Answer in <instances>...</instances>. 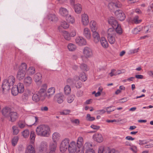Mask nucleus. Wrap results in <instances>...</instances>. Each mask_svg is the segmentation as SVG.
Returning <instances> with one entry per match:
<instances>
[{
  "label": "nucleus",
  "mask_w": 153,
  "mask_h": 153,
  "mask_svg": "<svg viewBox=\"0 0 153 153\" xmlns=\"http://www.w3.org/2000/svg\"><path fill=\"white\" fill-rule=\"evenodd\" d=\"M36 131L38 135L45 137H48L51 133L50 128L46 125H42L38 126Z\"/></svg>",
  "instance_id": "1"
},
{
  "label": "nucleus",
  "mask_w": 153,
  "mask_h": 153,
  "mask_svg": "<svg viewBox=\"0 0 153 153\" xmlns=\"http://www.w3.org/2000/svg\"><path fill=\"white\" fill-rule=\"evenodd\" d=\"M45 85H42L39 91L35 93L32 97V100L34 101L37 102L40 99L43 100L45 98L46 94L45 93L46 89Z\"/></svg>",
  "instance_id": "2"
},
{
  "label": "nucleus",
  "mask_w": 153,
  "mask_h": 153,
  "mask_svg": "<svg viewBox=\"0 0 153 153\" xmlns=\"http://www.w3.org/2000/svg\"><path fill=\"white\" fill-rule=\"evenodd\" d=\"M116 31L113 28H109L107 31V38L109 43L113 44L115 41Z\"/></svg>",
  "instance_id": "3"
},
{
  "label": "nucleus",
  "mask_w": 153,
  "mask_h": 153,
  "mask_svg": "<svg viewBox=\"0 0 153 153\" xmlns=\"http://www.w3.org/2000/svg\"><path fill=\"white\" fill-rule=\"evenodd\" d=\"M69 140L66 138L63 140L60 145V149L61 152H64L68 149L69 145Z\"/></svg>",
  "instance_id": "4"
},
{
  "label": "nucleus",
  "mask_w": 153,
  "mask_h": 153,
  "mask_svg": "<svg viewBox=\"0 0 153 153\" xmlns=\"http://www.w3.org/2000/svg\"><path fill=\"white\" fill-rule=\"evenodd\" d=\"M114 13L117 19L120 21H123L125 20L126 16L122 10H117L115 11Z\"/></svg>",
  "instance_id": "5"
},
{
  "label": "nucleus",
  "mask_w": 153,
  "mask_h": 153,
  "mask_svg": "<svg viewBox=\"0 0 153 153\" xmlns=\"http://www.w3.org/2000/svg\"><path fill=\"white\" fill-rule=\"evenodd\" d=\"M121 7V5L120 2H114L113 1L110 2L108 5V8L111 10H113L117 8H119Z\"/></svg>",
  "instance_id": "6"
},
{
  "label": "nucleus",
  "mask_w": 153,
  "mask_h": 153,
  "mask_svg": "<svg viewBox=\"0 0 153 153\" xmlns=\"http://www.w3.org/2000/svg\"><path fill=\"white\" fill-rule=\"evenodd\" d=\"M18 117V114L16 112L11 111L8 116V117H10L9 120L12 122H14L17 119Z\"/></svg>",
  "instance_id": "7"
},
{
  "label": "nucleus",
  "mask_w": 153,
  "mask_h": 153,
  "mask_svg": "<svg viewBox=\"0 0 153 153\" xmlns=\"http://www.w3.org/2000/svg\"><path fill=\"white\" fill-rule=\"evenodd\" d=\"M68 149L69 153H74L76 151V147L75 142H71L70 143Z\"/></svg>",
  "instance_id": "8"
},
{
  "label": "nucleus",
  "mask_w": 153,
  "mask_h": 153,
  "mask_svg": "<svg viewBox=\"0 0 153 153\" xmlns=\"http://www.w3.org/2000/svg\"><path fill=\"white\" fill-rule=\"evenodd\" d=\"M43 85H45L46 86V89H45V93L46 94L45 96V97H47L48 98H50L51 96L53 95L55 92V88L53 87H51L49 88L48 90L47 93L46 92L47 89V85L46 84H44Z\"/></svg>",
  "instance_id": "9"
},
{
  "label": "nucleus",
  "mask_w": 153,
  "mask_h": 153,
  "mask_svg": "<svg viewBox=\"0 0 153 153\" xmlns=\"http://www.w3.org/2000/svg\"><path fill=\"white\" fill-rule=\"evenodd\" d=\"M81 18V21L83 25L84 26L88 25L89 22L88 15L87 14L84 13L82 14Z\"/></svg>",
  "instance_id": "10"
},
{
  "label": "nucleus",
  "mask_w": 153,
  "mask_h": 153,
  "mask_svg": "<svg viewBox=\"0 0 153 153\" xmlns=\"http://www.w3.org/2000/svg\"><path fill=\"white\" fill-rule=\"evenodd\" d=\"M108 23L112 27V28L115 30V28L118 25V24L117 21L115 19V18L113 17H110L108 19Z\"/></svg>",
  "instance_id": "11"
},
{
  "label": "nucleus",
  "mask_w": 153,
  "mask_h": 153,
  "mask_svg": "<svg viewBox=\"0 0 153 153\" xmlns=\"http://www.w3.org/2000/svg\"><path fill=\"white\" fill-rule=\"evenodd\" d=\"M93 138L94 140L98 143H101L103 140V137L102 135L99 133H96L93 136Z\"/></svg>",
  "instance_id": "12"
},
{
  "label": "nucleus",
  "mask_w": 153,
  "mask_h": 153,
  "mask_svg": "<svg viewBox=\"0 0 153 153\" xmlns=\"http://www.w3.org/2000/svg\"><path fill=\"white\" fill-rule=\"evenodd\" d=\"M55 97L56 100V101L59 104L62 103L65 99L64 95L61 93L56 94Z\"/></svg>",
  "instance_id": "13"
},
{
  "label": "nucleus",
  "mask_w": 153,
  "mask_h": 153,
  "mask_svg": "<svg viewBox=\"0 0 153 153\" xmlns=\"http://www.w3.org/2000/svg\"><path fill=\"white\" fill-rule=\"evenodd\" d=\"M75 41L76 43L80 45H85L86 44L85 39L81 36L76 37Z\"/></svg>",
  "instance_id": "14"
},
{
  "label": "nucleus",
  "mask_w": 153,
  "mask_h": 153,
  "mask_svg": "<svg viewBox=\"0 0 153 153\" xmlns=\"http://www.w3.org/2000/svg\"><path fill=\"white\" fill-rule=\"evenodd\" d=\"M11 86L9 83H7L4 80L2 85V88L3 92H8L10 89V87Z\"/></svg>",
  "instance_id": "15"
},
{
  "label": "nucleus",
  "mask_w": 153,
  "mask_h": 153,
  "mask_svg": "<svg viewBox=\"0 0 153 153\" xmlns=\"http://www.w3.org/2000/svg\"><path fill=\"white\" fill-rule=\"evenodd\" d=\"M48 148V145L47 142L43 141L40 144V146L39 148V151L41 152L46 151Z\"/></svg>",
  "instance_id": "16"
},
{
  "label": "nucleus",
  "mask_w": 153,
  "mask_h": 153,
  "mask_svg": "<svg viewBox=\"0 0 153 153\" xmlns=\"http://www.w3.org/2000/svg\"><path fill=\"white\" fill-rule=\"evenodd\" d=\"M84 36L88 39H90L91 37V33L90 30L87 27L85 28L83 30Z\"/></svg>",
  "instance_id": "17"
},
{
  "label": "nucleus",
  "mask_w": 153,
  "mask_h": 153,
  "mask_svg": "<svg viewBox=\"0 0 153 153\" xmlns=\"http://www.w3.org/2000/svg\"><path fill=\"white\" fill-rule=\"evenodd\" d=\"M93 32L92 36L95 42L97 43L100 40V36L98 33L96 31H92Z\"/></svg>",
  "instance_id": "18"
},
{
  "label": "nucleus",
  "mask_w": 153,
  "mask_h": 153,
  "mask_svg": "<svg viewBox=\"0 0 153 153\" xmlns=\"http://www.w3.org/2000/svg\"><path fill=\"white\" fill-rule=\"evenodd\" d=\"M4 80L7 83H9L11 86H13L14 85L15 82V77L12 75L10 76L7 79Z\"/></svg>",
  "instance_id": "19"
},
{
  "label": "nucleus",
  "mask_w": 153,
  "mask_h": 153,
  "mask_svg": "<svg viewBox=\"0 0 153 153\" xmlns=\"http://www.w3.org/2000/svg\"><path fill=\"white\" fill-rule=\"evenodd\" d=\"M26 72L19 70L17 75V78L19 80L23 79L25 76Z\"/></svg>",
  "instance_id": "20"
},
{
  "label": "nucleus",
  "mask_w": 153,
  "mask_h": 153,
  "mask_svg": "<svg viewBox=\"0 0 153 153\" xmlns=\"http://www.w3.org/2000/svg\"><path fill=\"white\" fill-rule=\"evenodd\" d=\"M32 82V79L30 76L25 77L24 79V83L25 85L27 86H30Z\"/></svg>",
  "instance_id": "21"
},
{
  "label": "nucleus",
  "mask_w": 153,
  "mask_h": 153,
  "mask_svg": "<svg viewBox=\"0 0 153 153\" xmlns=\"http://www.w3.org/2000/svg\"><path fill=\"white\" fill-rule=\"evenodd\" d=\"M90 26L92 31H96L98 27L97 25L96 22L92 20L90 22Z\"/></svg>",
  "instance_id": "22"
},
{
  "label": "nucleus",
  "mask_w": 153,
  "mask_h": 153,
  "mask_svg": "<svg viewBox=\"0 0 153 153\" xmlns=\"http://www.w3.org/2000/svg\"><path fill=\"white\" fill-rule=\"evenodd\" d=\"M109 148L103 146H100L98 148V153H108Z\"/></svg>",
  "instance_id": "23"
},
{
  "label": "nucleus",
  "mask_w": 153,
  "mask_h": 153,
  "mask_svg": "<svg viewBox=\"0 0 153 153\" xmlns=\"http://www.w3.org/2000/svg\"><path fill=\"white\" fill-rule=\"evenodd\" d=\"M74 9L75 12L77 14L80 13L82 10V8L81 5L80 4H76L74 5Z\"/></svg>",
  "instance_id": "24"
},
{
  "label": "nucleus",
  "mask_w": 153,
  "mask_h": 153,
  "mask_svg": "<svg viewBox=\"0 0 153 153\" xmlns=\"http://www.w3.org/2000/svg\"><path fill=\"white\" fill-rule=\"evenodd\" d=\"M48 19L50 21L53 22L57 21L58 20L57 17L54 14H49L47 16Z\"/></svg>",
  "instance_id": "25"
},
{
  "label": "nucleus",
  "mask_w": 153,
  "mask_h": 153,
  "mask_svg": "<svg viewBox=\"0 0 153 153\" xmlns=\"http://www.w3.org/2000/svg\"><path fill=\"white\" fill-rule=\"evenodd\" d=\"M59 14L63 16H66L68 15V12L67 9L64 7H61L59 10Z\"/></svg>",
  "instance_id": "26"
},
{
  "label": "nucleus",
  "mask_w": 153,
  "mask_h": 153,
  "mask_svg": "<svg viewBox=\"0 0 153 153\" xmlns=\"http://www.w3.org/2000/svg\"><path fill=\"white\" fill-rule=\"evenodd\" d=\"M69 26V25L68 23L65 21H62L61 23V26L58 27V30L59 32H61L62 30H61V29L62 27L64 29H66L68 28Z\"/></svg>",
  "instance_id": "27"
},
{
  "label": "nucleus",
  "mask_w": 153,
  "mask_h": 153,
  "mask_svg": "<svg viewBox=\"0 0 153 153\" xmlns=\"http://www.w3.org/2000/svg\"><path fill=\"white\" fill-rule=\"evenodd\" d=\"M83 53L86 57H89L92 55V53L90 48H84L83 50Z\"/></svg>",
  "instance_id": "28"
},
{
  "label": "nucleus",
  "mask_w": 153,
  "mask_h": 153,
  "mask_svg": "<svg viewBox=\"0 0 153 153\" xmlns=\"http://www.w3.org/2000/svg\"><path fill=\"white\" fill-rule=\"evenodd\" d=\"M25 153H35L34 147L31 145H28L27 147Z\"/></svg>",
  "instance_id": "29"
},
{
  "label": "nucleus",
  "mask_w": 153,
  "mask_h": 153,
  "mask_svg": "<svg viewBox=\"0 0 153 153\" xmlns=\"http://www.w3.org/2000/svg\"><path fill=\"white\" fill-rule=\"evenodd\" d=\"M78 78V76H75L73 78H68L67 80V83L71 85H74L76 82V80Z\"/></svg>",
  "instance_id": "30"
},
{
  "label": "nucleus",
  "mask_w": 153,
  "mask_h": 153,
  "mask_svg": "<svg viewBox=\"0 0 153 153\" xmlns=\"http://www.w3.org/2000/svg\"><path fill=\"white\" fill-rule=\"evenodd\" d=\"M42 78V74L39 73H36L34 75V79L36 82H40Z\"/></svg>",
  "instance_id": "31"
},
{
  "label": "nucleus",
  "mask_w": 153,
  "mask_h": 153,
  "mask_svg": "<svg viewBox=\"0 0 153 153\" xmlns=\"http://www.w3.org/2000/svg\"><path fill=\"white\" fill-rule=\"evenodd\" d=\"M100 40L101 44L103 47L107 48V47H108V42L105 38L102 37Z\"/></svg>",
  "instance_id": "32"
},
{
  "label": "nucleus",
  "mask_w": 153,
  "mask_h": 153,
  "mask_svg": "<svg viewBox=\"0 0 153 153\" xmlns=\"http://www.w3.org/2000/svg\"><path fill=\"white\" fill-rule=\"evenodd\" d=\"M19 93H23L25 90L23 84L21 82L19 83L17 85H16Z\"/></svg>",
  "instance_id": "33"
},
{
  "label": "nucleus",
  "mask_w": 153,
  "mask_h": 153,
  "mask_svg": "<svg viewBox=\"0 0 153 153\" xmlns=\"http://www.w3.org/2000/svg\"><path fill=\"white\" fill-rule=\"evenodd\" d=\"M10 112V108L7 107H5L2 110V113L3 115L5 116L8 115V116Z\"/></svg>",
  "instance_id": "34"
},
{
  "label": "nucleus",
  "mask_w": 153,
  "mask_h": 153,
  "mask_svg": "<svg viewBox=\"0 0 153 153\" xmlns=\"http://www.w3.org/2000/svg\"><path fill=\"white\" fill-rule=\"evenodd\" d=\"M83 144V139L81 137H79L77 140V145L78 148L81 147Z\"/></svg>",
  "instance_id": "35"
},
{
  "label": "nucleus",
  "mask_w": 153,
  "mask_h": 153,
  "mask_svg": "<svg viewBox=\"0 0 153 153\" xmlns=\"http://www.w3.org/2000/svg\"><path fill=\"white\" fill-rule=\"evenodd\" d=\"M87 79V77L85 73L82 72L79 75V77H78L77 79L81 80L82 81L85 82Z\"/></svg>",
  "instance_id": "36"
},
{
  "label": "nucleus",
  "mask_w": 153,
  "mask_h": 153,
  "mask_svg": "<svg viewBox=\"0 0 153 153\" xmlns=\"http://www.w3.org/2000/svg\"><path fill=\"white\" fill-rule=\"evenodd\" d=\"M92 144L89 142H87L85 143L83 147V149H85L86 151H91V149H93L92 147Z\"/></svg>",
  "instance_id": "37"
},
{
  "label": "nucleus",
  "mask_w": 153,
  "mask_h": 153,
  "mask_svg": "<svg viewBox=\"0 0 153 153\" xmlns=\"http://www.w3.org/2000/svg\"><path fill=\"white\" fill-rule=\"evenodd\" d=\"M35 72V69L33 66L30 67L27 70V73L30 75L33 74Z\"/></svg>",
  "instance_id": "38"
},
{
  "label": "nucleus",
  "mask_w": 153,
  "mask_h": 153,
  "mask_svg": "<svg viewBox=\"0 0 153 153\" xmlns=\"http://www.w3.org/2000/svg\"><path fill=\"white\" fill-rule=\"evenodd\" d=\"M60 137V134L58 132H54L52 135V139L53 141L56 142L59 140Z\"/></svg>",
  "instance_id": "39"
},
{
  "label": "nucleus",
  "mask_w": 153,
  "mask_h": 153,
  "mask_svg": "<svg viewBox=\"0 0 153 153\" xmlns=\"http://www.w3.org/2000/svg\"><path fill=\"white\" fill-rule=\"evenodd\" d=\"M61 32H62L63 35L65 39L69 40L71 39V37L70 36V34L67 31H62Z\"/></svg>",
  "instance_id": "40"
},
{
  "label": "nucleus",
  "mask_w": 153,
  "mask_h": 153,
  "mask_svg": "<svg viewBox=\"0 0 153 153\" xmlns=\"http://www.w3.org/2000/svg\"><path fill=\"white\" fill-rule=\"evenodd\" d=\"M27 68V65L25 63H22L20 65L19 70L25 72Z\"/></svg>",
  "instance_id": "41"
},
{
  "label": "nucleus",
  "mask_w": 153,
  "mask_h": 153,
  "mask_svg": "<svg viewBox=\"0 0 153 153\" xmlns=\"http://www.w3.org/2000/svg\"><path fill=\"white\" fill-rule=\"evenodd\" d=\"M11 93L14 96L17 95L18 93H19V91L16 87V85L12 87L11 90Z\"/></svg>",
  "instance_id": "42"
},
{
  "label": "nucleus",
  "mask_w": 153,
  "mask_h": 153,
  "mask_svg": "<svg viewBox=\"0 0 153 153\" xmlns=\"http://www.w3.org/2000/svg\"><path fill=\"white\" fill-rule=\"evenodd\" d=\"M57 146L56 142H54L51 143L50 145V148L51 150L55 151Z\"/></svg>",
  "instance_id": "43"
},
{
  "label": "nucleus",
  "mask_w": 153,
  "mask_h": 153,
  "mask_svg": "<svg viewBox=\"0 0 153 153\" xmlns=\"http://www.w3.org/2000/svg\"><path fill=\"white\" fill-rule=\"evenodd\" d=\"M65 17V19L66 21L69 22H71V23H73L74 22V18L71 15H69L68 16L67 15Z\"/></svg>",
  "instance_id": "44"
},
{
  "label": "nucleus",
  "mask_w": 153,
  "mask_h": 153,
  "mask_svg": "<svg viewBox=\"0 0 153 153\" xmlns=\"http://www.w3.org/2000/svg\"><path fill=\"white\" fill-rule=\"evenodd\" d=\"M115 30L116 31V34L118 33L120 35L122 33V31L121 26L119 24L118 25H117V26L115 28Z\"/></svg>",
  "instance_id": "45"
},
{
  "label": "nucleus",
  "mask_w": 153,
  "mask_h": 153,
  "mask_svg": "<svg viewBox=\"0 0 153 153\" xmlns=\"http://www.w3.org/2000/svg\"><path fill=\"white\" fill-rule=\"evenodd\" d=\"M35 132L33 131L30 132V139L31 143H34V140L35 138Z\"/></svg>",
  "instance_id": "46"
},
{
  "label": "nucleus",
  "mask_w": 153,
  "mask_h": 153,
  "mask_svg": "<svg viewBox=\"0 0 153 153\" xmlns=\"http://www.w3.org/2000/svg\"><path fill=\"white\" fill-rule=\"evenodd\" d=\"M64 92L66 95H68L69 94L71 91L70 87L68 85H66L64 87Z\"/></svg>",
  "instance_id": "47"
},
{
  "label": "nucleus",
  "mask_w": 153,
  "mask_h": 153,
  "mask_svg": "<svg viewBox=\"0 0 153 153\" xmlns=\"http://www.w3.org/2000/svg\"><path fill=\"white\" fill-rule=\"evenodd\" d=\"M19 140L18 137H14L12 140V144L13 146H14L17 144Z\"/></svg>",
  "instance_id": "48"
},
{
  "label": "nucleus",
  "mask_w": 153,
  "mask_h": 153,
  "mask_svg": "<svg viewBox=\"0 0 153 153\" xmlns=\"http://www.w3.org/2000/svg\"><path fill=\"white\" fill-rule=\"evenodd\" d=\"M80 68L82 70L87 71L89 70V68L87 65L84 64H82L80 65Z\"/></svg>",
  "instance_id": "49"
},
{
  "label": "nucleus",
  "mask_w": 153,
  "mask_h": 153,
  "mask_svg": "<svg viewBox=\"0 0 153 153\" xmlns=\"http://www.w3.org/2000/svg\"><path fill=\"white\" fill-rule=\"evenodd\" d=\"M29 134L30 132L28 129H26L25 130L22 132V135L25 138L28 137Z\"/></svg>",
  "instance_id": "50"
},
{
  "label": "nucleus",
  "mask_w": 153,
  "mask_h": 153,
  "mask_svg": "<svg viewBox=\"0 0 153 153\" xmlns=\"http://www.w3.org/2000/svg\"><path fill=\"white\" fill-rule=\"evenodd\" d=\"M74 99V95H71L68 96L67 99V100L69 103H71L72 102Z\"/></svg>",
  "instance_id": "51"
},
{
  "label": "nucleus",
  "mask_w": 153,
  "mask_h": 153,
  "mask_svg": "<svg viewBox=\"0 0 153 153\" xmlns=\"http://www.w3.org/2000/svg\"><path fill=\"white\" fill-rule=\"evenodd\" d=\"M28 99V96L27 94L24 93L22 96V100L24 102H27Z\"/></svg>",
  "instance_id": "52"
},
{
  "label": "nucleus",
  "mask_w": 153,
  "mask_h": 153,
  "mask_svg": "<svg viewBox=\"0 0 153 153\" xmlns=\"http://www.w3.org/2000/svg\"><path fill=\"white\" fill-rule=\"evenodd\" d=\"M139 17L138 16H135L133 19V22L136 24H138L141 22V20H139Z\"/></svg>",
  "instance_id": "53"
},
{
  "label": "nucleus",
  "mask_w": 153,
  "mask_h": 153,
  "mask_svg": "<svg viewBox=\"0 0 153 153\" xmlns=\"http://www.w3.org/2000/svg\"><path fill=\"white\" fill-rule=\"evenodd\" d=\"M87 120L89 121H92L95 120V118L93 117H91L89 114H87L86 116Z\"/></svg>",
  "instance_id": "54"
},
{
  "label": "nucleus",
  "mask_w": 153,
  "mask_h": 153,
  "mask_svg": "<svg viewBox=\"0 0 153 153\" xmlns=\"http://www.w3.org/2000/svg\"><path fill=\"white\" fill-rule=\"evenodd\" d=\"M139 48H134L130 49L128 51V53L129 54H132L137 52L139 50Z\"/></svg>",
  "instance_id": "55"
},
{
  "label": "nucleus",
  "mask_w": 153,
  "mask_h": 153,
  "mask_svg": "<svg viewBox=\"0 0 153 153\" xmlns=\"http://www.w3.org/2000/svg\"><path fill=\"white\" fill-rule=\"evenodd\" d=\"M71 122L73 123L79 125V121L78 119H71L70 120Z\"/></svg>",
  "instance_id": "56"
},
{
  "label": "nucleus",
  "mask_w": 153,
  "mask_h": 153,
  "mask_svg": "<svg viewBox=\"0 0 153 153\" xmlns=\"http://www.w3.org/2000/svg\"><path fill=\"white\" fill-rule=\"evenodd\" d=\"M71 112V111L69 110H64L60 112L61 114L63 115H67Z\"/></svg>",
  "instance_id": "57"
},
{
  "label": "nucleus",
  "mask_w": 153,
  "mask_h": 153,
  "mask_svg": "<svg viewBox=\"0 0 153 153\" xmlns=\"http://www.w3.org/2000/svg\"><path fill=\"white\" fill-rule=\"evenodd\" d=\"M13 130V134L15 135L19 133V131L18 128L16 126H13L12 128Z\"/></svg>",
  "instance_id": "58"
},
{
  "label": "nucleus",
  "mask_w": 153,
  "mask_h": 153,
  "mask_svg": "<svg viewBox=\"0 0 153 153\" xmlns=\"http://www.w3.org/2000/svg\"><path fill=\"white\" fill-rule=\"evenodd\" d=\"M128 99L127 97H124L122 99L118 100V101L116 102V103H122L127 101Z\"/></svg>",
  "instance_id": "59"
},
{
  "label": "nucleus",
  "mask_w": 153,
  "mask_h": 153,
  "mask_svg": "<svg viewBox=\"0 0 153 153\" xmlns=\"http://www.w3.org/2000/svg\"><path fill=\"white\" fill-rule=\"evenodd\" d=\"M139 142L138 143L140 145L147 144L148 143V141L146 140H140Z\"/></svg>",
  "instance_id": "60"
},
{
  "label": "nucleus",
  "mask_w": 153,
  "mask_h": 153,
  "mask_svg": "<svg viewBox=\"0 0 153 153\" xmlns=\"http://www.w3.org/2000/svg\"><path fill=\"white\" fill-rule=\"evenodd\" d=\"M108 153H119V152L114 149L109 148Z\"/></svg>",
  "instance_id": "61"
},
{
  "label": "nucleus",
  "mask_w": 153,
  "mask_h": 153,
  "mask_svg": "<svg viewBox=\"0 0 153 153\" xmlns=\"http://www.w3.org/2000/svg\"><path fill=\"white\" fill-rule=\"evenodd\" d=\"M76 87L78 88H79L81 87L82 85L81 82L80 81H77L76 83H75Z\"/></svg>",
  "instance_id": "62"
},
{
  "label": "nucleus",
  "mask_w": 153,
  "mask_h": 153,
  "mask_svg": "<svg viewBox=\"0 0 153 153\" xmlns=\"http://www.w3.org/2000/svg\"><path fill=\"white\" fill-rule=\"evenodd\" d=\"M84 149L83 148H78L77 150L76 151V153H84Z\"/></svg>",
  "instance_id": "63"
},
{
  "label": "nucleus",
  "mask_w": 153,
  "mask_h": 153,
  "mask_svg": "<svg viewBox=\"0 0 153 153\" xmlns=\"http://www.w3.org/2000/svg\"><path fill=\"white\" fill-rule=\"evenodd\" d=\"M111 106L107 107L106 108V111L108 114H110L111 112L114 111V110L111 109Z\"/></svg>",
  "instance_id": "64"
}]
</instances>
